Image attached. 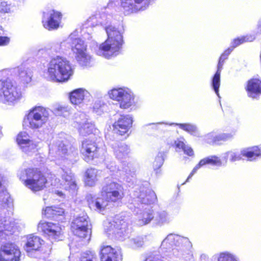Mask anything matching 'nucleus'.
I'll use <instances>...</instances> for the list:
<instances>
[{
	"instance_id": "f257e3e1",
	"label": "nucleus",
	"mask_w": 261,
	"mask_h": 261,
	"mask_svg": "<svg viewBox=\"0 0 261 261\" xmlns=\"http://www.w3.org/2000/svg\"><path fill=\"white\" fill-rule=\"evenodd\" d=\"M105 29L108 38L99 45L97 54L109 59L118 55L121 48L124 30L112 25L106 26Z\"/></svg>"
},
{
	"instance_id": "f03ea898",
	"label": "nucleus",
	"mask_w": 261,
	"mask_h": 261,
	"mask_svg": "<svg viewBox=\"0 0 261 261\" xmlns=\"http://www.w3.org/2000/svg\"><path fill=\"white\" fill-rule=\"evenodd\" d=\"M73 74L70 62L65 58L56 56L51 59L45 72L46 77L58 82L67 81Z\"/></svg>"
},
{
	"instance_id": "7ed1b4c3",
	"label": "nucleus",
	"mask_w": 261,
	"mask_h": 261,
	"mask_svg": "<svg viewBox=\"0 0 261 261\" xmlns=\"http://www.w3.org/2000/svg\"><path fill=\"white\" fill-rule=\"evenodd\" d=\"M66 42L71 43L72 50L80 64L82 66H88L90 64L92 57L87 51V45L82 39L73 38L72 35H70L66 41L60 44H55L51 47L53 51L55 53L63 52L64 49L63 47Z\"/></svg>"
},
{
	"instance_id": "20e7f679",
	"label": "nucleus",
	"mask_w": 261,
	"mask_h": 261,
	"mask_svg": "<svg viewBox=\"0 0 261 261\" xmlns=\"http://www.w3.org/2000/svg\"><path fill=\"white\" fill-rule=\"evenodd\" d=\"M19 177L24 185L34 192L41 191L46 187L47 179L37 169H27L19 174Z\"/></svg>"
},
{
	"instance_id": "39448f33",
	"label": "nucleus",
	"mask_w": 261,
	"mask_h": 261,
	"mask_svg": "<svg viewBox=\"0 0 261 261\" xmlns=\"http://www.w3.org/2000/svg\"><path fill=\"white\" fill-rule=\"evenodd\" d=\"M49 116L48 109L35 106L31 109L23 119V125L31 129L42 127L47 122Z\"/></svg>"
},
{
	"instance_id": "423d86ee",
	"label": "nucleus",
	"mask_w": 261,
	"mask_h": 261,
	"mask_svg": "<svg viewBox=\"0 0 261 261\" xmlns=\"http://www.w3.org/2000/svg\"><path fill=\"white\" fill-rule=\"evenodd\" d=\"M108 94L111 99L119 102L122 109H135L138 99L132 90L128 88H114L109 91Z\"/></svg>"
},
{
	"instance_id": "0eeeda50",
	"label": "nucleus",
	"mask_w": 261,
	"mask_h": 261,
	"mask_svg": "<svg viewBox=\"0 0 261 261\" xmlns=\"http://www.w3.org/2000/svg\"><path fill=\"white\" fill-rule=\"evenodd\" d=\"M20 88L10 80H0V101L3 103L14 104L22 97Z\"/></svg>"
},
{
	"instance_id": "6e6552de",
	"label": "nucleus",
	"mask_w": 261,
	"mask_h": 261,
	"mask_svg": "<svg viewBox=\"0 0 261 261\" xmlns=\"http://www.w3.org/2000/svg\"><path fill=\"white\" fill-rule=\"evenodd\" d=\"M49 153L52 156L67 159L70 162L74 161L77 155L75 150L67 149L62 141L54 140L49 145Z\"/></svg>"
},
{
	"instance_id": "1a4fd4ad",
	"label": "nucleus",
	"mask_w": 261,
	"mask_h": 261,
	"mask_svg": "<svg viewBox=\"0 0 261 261\" xmlns=\"http://www.w3.org/2000/svg\"><path fill=\"white\" fill-rule=\"evenodd\" d=\"M101 192L102 195L110 202H117L124 196L122 186L115 182H111L103 186Z\"/></svg>"
},
{
	"instance_id": "9d476101",
	"label": "nucleus",
	"mask_w": 261,
	"mask_h": 261,
	"mask_svg": "<svg viewBox=\"0 0 261 261\" xmlns=\"http://www.w3.org/2000/svg\"><path fill=\"white\" fill-rule=\"evenodd\" d=\"M18 221L9 217H0V242L5 240L7 237L18 231L20 228Z\"/></svg>"
},
{
	"instance_id": "9b49d317",
	"label": "nucleus",
	"mask_w": 261,
	"mask_h": 261,
	"mask_svg": "<svg viewBox=\"0 0 261 261\" xmlns=\"http://www.w3.org/2000/svg\"><path fill=\"white\" fill-rule=\"evenodd\" d=\"M16 141L22 151L28 155H32L36 153L38 143L31 140L27 132H21L19 133L17 135Z\"/></svg>"
},
{
	"instance_id": "f8f14e48",
	"label": "nucleus",
	"mask_w": 261,
	"mask_h": 261,
	"mask_svg": "<svg viewBox=\"0 0 261 261\" xmlns=\"http://www.w3.org/2000/svg\"><path fill=\"white\" fill-rule=\"evenodd\" d=\"M72 125L78 129L82 136L90 135L95 131L94 125L88 120L84 114H77Z\"/></svg>"
},
{
	"instance_id": "ddd939ff",
	"label": "nucleus",
	"mask_w": 261,
	"mask_h": 261,
	"mask_svg": "<svg viewBox=\"0 0 261 261\" xmlns=\"http://www.w3.org/2000/svg\"><path fill=\"white\" fill-rule=\"evenodd\" d=\"M21 252L13 244H6L0 248V261H20Z\"/></svg>"
},
{
	"instance_id": "4468645a",
	"label": "nucleus",
	"mask_w": 261,
	"mask_h": 261,
	"mask_svg": "<svg viewBox=\"0 0 261 261\" xmlns=\"http://www.w3.org/2000/svg\"><path fill=\"white\" fill-rule=\"evenodd\" d=\"M38 230L47 235L50 240L62 239V229L58 224L41 221L38 225Z\"/></svg>"
},
{
	"instance_id": "2eb2a0df",
	"label": "nucleus",
	"mask_w": 261,
	"mask_h": 261,
	"mask_svg": "<svg viewBox=\"0 0 261 261\" xmlns=\"http://www.w3.org/2000/svg\"><path fill=\"white\" fill-rule=\"evenodd\" d=\"M62 19L60 12L50 10L43 12L42 23L44 28L48 30L57 29L60 27Z\"/></svg>"
},
{
	"instance_id": "dca6fc26",
	"label": "nucleus",
	"mask_w": 261,
	"mask_h": 261,
	"mask_svg": "<svg viewBox=\"0 0 261 261\" xmlns=\"http://www.w3.org/2000/svg\"><path fill=\"white\" fill-rule=\"evenodd\" d=\"M99 150V148L96 143L92 140L85 139L82 141L81 152L86 162H88L94 158L98 157Z\"/></svg>"
},
{
	"instance_id": "f3484780",
	"label": "nucleus",
	"mask_w": 261,
	"mask_h": 261,
	"mask_svg": "<svg viewBox=\"0 0 261 261\" xmlns=\"http://www.w3.org/2000/svg\"><path fill=\"white\" fill-rule=\"evenodd\" d=\"M87 218L86 215H84L77 217L73 220L71 224V229L75 235L83 238L87 237L90 232L87 228Z\"/></svg>"
},
{
	"instance_id": "a211bd4d",
	"label": "nucleus",
	"mask_w": 261,
	"mask_h": 261,
	"mask_svg": "<svg viewBox=\"0 0 261 261\" xmlns=\"http://www.w3.org/2000/svg\"><path fill=\"white\" fill-rule=\"evenodd\" d=\"M100 258L101 261H122V260L121 251L109 245L101 247Z\"/></svg>"
},
{
	"instance_id": "6ab92c4d",
	"label": "nucleus",
	"mask_w": 261,
	"mask_h": 261,
	"mask_svg": "<svg viewBox=\"0 0 261 261\" xmlns=\"http://www.w3.org/2000/svg\"><path fill=\"white\" fill-rule=\"evenodd\" d=\"M133 118L130 115H122L113 124L114 132L121 136L125 134L132 127Z\"/></svg>"
},
{
	"instance_id": "aec40b11",
	"label": "nucleus",
	"mask_w": 261,
	"mask_h": 261,
	"mask_svg": "<svg viewBox=\"0 0 261 261\" xmlns=\"http://www.w3.org/2000/svg\"><path fill=\"white\" fill-rule=\"evenodd\" d=\"M147 0H120V6L125 15H129L144 9L142 6Z\"/></svg>"
},
{
	"instance_id": "412c9836",
	"label": "nucleus",
	"mask_w": 261,
	"mask_h": 261,
	"mask_svg": "<svg viewBox=\"0 0 261 261\" xmlns=\"http://www.w3.org/2000/svg\"><path fill=\"white\" fill-rule=\"evenodd\" d=\"M206 164H211L215 166H220L225 165L224 160H223V161L222 162L216 156H211L200 160L199 163L193 168V170L188 177L186 182L188 181L189 179L193 176V175L200 168Z\"/></svg>"
},
{
	"instance_id": "4be33fe9",
	"label": "nucleus",
	"mask_w": 261,
	"mask_h": 261,
	"mask_svg": "<svg viewBox=\"0 0 261 261\" xmlns=\"http://www.w3.org/2000/svg\"><path fill=\"white\" fill-rule=\"evenodd\" d=\"M87 200L89 203V207L95 210L98 211H103L108 205L110 202L106 199L105 196L102 195V192L100 197L94 198L91 195L87 196Z\"/></svg>"
},
{
	"instance_id": "5701e85b",
	"label": "nucleus",
	"mask_w": 261,
	"mask_h": 261,
	"mask_svg": "<svg viewBox=\"0 0 261 261\" xmlns=\"http://www.w3.org/2000/svg\"><path fill=\"white\" fill-rule=\"evenodd\" d=\"M43 241L38 236L30 234L27 237L25 250L28 253L40 250Z\"/></svg>"
},
{
	"instance_id": "b1692460",
	"label": "nucleus",
	"mask_w": 261,
	"mask_h": 261,
	"mask_svg": "<svg viewBox=\"0 0 261 261\" xmlns=\"http://www.w3.org/2000/svg\"><path fill=\"white\" fill-rule=\"evenodd\" d=\"M247 91L248 96L255 98L261 95V81L253 79L248 82Z\"/></svg>"
},
{
	"instance_id": "393cba45",
	"label": "nucleus",
	"mask_w": 261,
	"mask_h": 261,
	"mask_svg": "<svg viewBox=\"0 0 261 261\" xmlns=\"http://www.w3.org/2000/svg\"><path fill=\"white\" fill-rule=\"evenodd\" d=\"M89 95L90 93L88 91L83 88H80L70 93L69 99L72 104L80 105L84 101L85 98Z\"/></svg>"
},
{
	"instance_id": "a878e982",
	"label": "nucleus",
	"mask_w": 261,
	"mask_h": 261,
	"mask_svg": "<svg viewBox=\"0 0 261 261\" xmlns=\"http://www.w3.org/2000/svg\"><path fill=\"white\" fill-rule=\"evenodd\" d=\"M226 59H223V56H221L217 66V71L213 76L212 81L211 85L217 95L219 97V89L220 86V74L223 67L224 61Z\"/></svg>"
},
{
	"instance_id": "bb28decb",
	"label": "nucleus",
	"mask_w": 261,
	"mask_h": 261,
	"mask_svg": "<svg viewBox=\"0 0 261 261\" xmlns=\"http://www.w3.org/2000/svg\"><path fill=\"white\" fill-rule=\"evenodd\" d=\"M174 241H176L178 243L184 244L185 246L189 247L191 246V242L187 238L180 237L173 234H169L162 242L161 246H167L168 243L172 246L174 244Z\"/></svg>"
},
{
	"instance_id": "cd10ccee",
	"label": "nucleus",
	"mask_w": 261,
	"mask_h": 261,
	"mask_svg": "<svg viewBox=\"0 0 261 261\" xmlns=\"http://www.w3.org/2000/svg\"><path fill=\"white\" fill-rule=\"evenodd\" d=\"M63 187L68 190L75 191L76 189V184L73 174L69 172H64L62 175Z\"/></svg>"
},
{
	"instance_id": "c85d7f7f",
	"label": "nucleus",
	"mask_w": 261,
	"mask_h": 261,
	"mask_svg": "<svg viewBox=\"0 0 261 261\" xmlns=\"http://www.w3.org/2000/svg\"><path fill=\"white\" fill-rule=\"evenodd\" d=\"M127 224L124 221H120L118 224L117 222H106L105 223V231L109 234L119 233V231L123 232V230L125 229Z\"/></svg>"
},
{
	"instance_id": "c756f323",
	"label": "nucleus",
	"mask_w": 261,
	"mask_h": 261,
	"mask_svg": "<svg viewBox=\"0 0 261 261\" xmlns=\"http://www.w3.org/2000/svg\"><path fill=\"white\" fill-rule=\"evenodd\" d=\"M15 71L17 74L19 80L22 83L28 84L32 81L33 73L30 69L21 66L15 69Z\"/></svg>"
},
{
	"instance_id": "7c9ffc66",
	"label": "nucleus",
	"mask_w": 261,
	"mask_h": 261,
	"mask_svg": "<svg viewBox=\"0 0 261 261\" xmlns=\"http://www.w3.org/2000/svg\"><path fill=\"white\" fill-rule=\"evenodd\" d=\"M113 149L115 156L120 160L127 158L130 153L129 147L123 143H116Z\"/></svg>"
},
{
	"instance_id": "2f4dec72",
	"label": "nucleus",
	"mask_w": 261,
	"mask_h": 261,
	"mask_svg": "<svg viewBox=\"0 0 261 261\" xmlns=\"http://www.w3.org/2000/svg\"><path fill=\"white\" fill-rule=\"evenodd\" d=\"M100 172L96 169H88L85 173V183L89 187L94 186L98 180Z\"/></svg>"
},
{
	"instance_id": "473e14b6",
	"label": "nucleus",
	"mask_w": 261,
	"mask_h": 261,
	"mask_svg": "<svg viewBox=\"0 0 261 261\" xmlns=\"http://www.w3.org/2000/svg\"><path fill=\"white\" fill-rule=\"evenodd\" d=\"M242 154L249 161H253L261 156V151L257 146L246 148L242 149Z\"/></svg>"
},
{
	"instance_id": "72a5a7b5",
	"label": "nucleus",
	"mask_w": 261,
	"mask_h": 261,
	"mask_svg": "<svg viewBox=\"0 0 261 261\" xmlns=\"http://www.w3.org/2000/svg\"><path fill=\"white\" fill-rule=\"evenodd\" d=\"M153 212L151 210H145L137 216V224L143 226L148 224L153 218Z\"/></svg>"
},
{
	"instance_id": "f704fd0d",
	"label": "nucleus",
	"mask_w": 261,
	"mask_h": 261,
	"mask_svg": "<svg viewBox=\"0 0 261 261\" xmlns=\"http://www.w3.org/2000/svg\"><path fill=\"white\" fill-rule=\"evenodd\" d=\"M12 200L8 192L4 189L0 190V206L4 207H11Z\"/></svg>"
},
{
	"instance_id": "c9c22d12",
	"label": "nucleus",
	"mask_w": 261,
	"mask_h": 261,
	"mask_svg": "<svg viewBox=\"0 0 261 261\" xmlns=\"http://www.w3.org/2000/svg\"><path fill=\"white\" fill-rule=\"evenodd\" d=\"M171 217L165 211L159 212L154 219L155 224L159 226L168 224L171 221Z\"/></svg>"
},
{
	"instance_id": "e433bc0d",
	"label": "nucleus",
	"mask_w": 261,
	"mask_h": 261,
	"mask_svg": "<svg viewBox=\"0 0 261 261\" xmlns=\"http://www.w3.org/2000/svg\"><path fill=\"white\" fill-rule=\"evenodd\" d=\"M64 213L63 208L56 206L47 207L43 212V214L48 218H55L57 216H62Z\"/></svg>"
},
{
	"instance_id": "4c0bfd02",
	"label": "nucleus",
	"mask_w": 261,
	"mask_h": 261,
	"mask_svg": "<svg viewBox=\"0 0 261 261\" xmlns=\"http://www.w3.org/2000/svg\"><path fill=\"white\" fill-rule=\"evenodd\" d=\"M184 139L180 138L175 141L174 144L176 148L182 149L184 153L189 156H193L194 152L192 148L186 145L184 143Z\"/></svg>"
},
{
	"instance_id": "58836bf2",
	"label": "nucleus",
	"mask_w": 261,
	"mask_h": 261,
	"mask_svg": "<svg viewBox=\"0 0 261 261\" xmlns=\"http://www.w3.org/2000/svg\"><path fill=\"white\" fill-rule=\"evenodd\" d=\"M242 150L240 152L236 151H228L224 154L223 156L224 164L226 163L227 158H229L231 162H233L241 160L242 159Z\"/></svg>"
},
{
	"instance_id": "ea45409f",
	"label": "nucleus",
	"mask_w": 261,
	"mask_h": 261,
	"mask_svg": "<svg viewBox=\"0 0 261 261\" xmlns=\"http://www.w3.org/2000/svg\"><path fill=\"white\" fill-rule=\"evenodd\" d=\"M255 39L254 35H246L234 39L231 42V48L232 49L239 45L247 42H251Z\"/></svg>"
},
{
	"instance_id": "a19ab883",
	"label": "nucleus",
	"mask_w": 261,
	"mask_h": 261,
	"mask_svg": "<svg viewBox=\"0 0 261 261\" xmlns=\"http://www.w3.org/2000/svg\"><path fill=\"white\" fill-rule=\"evenodd\" d=\"M176 125H178L181 129L190 133L191 135L195 136H199V132L195 125L190 123H179L176 124Z\"/></svg>"
},
{
	"instance_id": "79ce46f5",
	"label": "nucleus",
	"mask_w": 261,
	"mask_h": 261,
	"mask_svg": "<svg viewBox=\"0 0 261 261\" xmlns=\"http://www.w3.org/2000/svg\"><path fill=\"white\" fill-rule=\"evenodd\" d=\"M70 110V108L68 106L57 105L54 106L53 111L56 115L65 117L68 115Z\"/></svg>"
},
{
	"instance_id": "37998d69",
	"label": "nucleus",
	"mask_w": 261,
	"mask_h": 261,
	"mask_svg": "<svg viewBox=\"0 0 261 261\" xmlns=\"http://www.w3.org/2000/svg\"><path fill=\"white\" fill-rule=\"evenodd\" d=\"M100 18L99 14H96L90 17L87 20L88 26H96L99 24H102L105 22L104 20L98 19Z\"/></svg>"
},
{
	"instance_id": "c03bdc74",
	"label": "nucleus",
	"mask_w": 261,
	"mask_h": 261,
	"mask_svg": "<svg viewBox=\"0 0 261 261\" xmlns=\"http://www.w3.org/2000/svg\"><path fill=\"white\" fill-rule=\"evenodd\" d=\"M233 134L231 133H223L217 135L215 141V144H220L222 142L226 141L232 138Z\"/></svg>"
},
{
	"instance_id": "a18cd8bd",
	"label": "nucleus",
	"mask_w": 261,
	"mask_h": 261,
	"mask_svg": "<svg viewBox=\"0 0 261 261\" xmlns=\"http://www.w3.org/2000/svg\"><path fill=\"white\" fill-rule=\"evenodd\" d=\"M96 255L92 251H87L81 254L80 261H94L96 259Z\"/></svg>"
},
{
	"instance_id": "49530a36",
	"label": "nucleus",
	"mask_w": 261,
	"mask_h": 261,
	"mask_svg": "<svg viewBox=\"0 0 261 261\" xmlns=\"http://www.w3.org/2000/svg\"><path fill=\"white\" fill-rule=\"evenodd\" d=\"M217 261H237V260L233 254L226 252L219 254Z\"/></svg>"
},
{
	"instance_id": "de8ad7c7",
	"label": "nucleus",
	"mask_w": 261,
	"mask_h": 261,
	"mask_svg": "<svg viewBox=\"0 0 261 261\" xmlns=\"http://www.w3.org/2000/svg\"><path fill=\"white\" fill-rule=\"evenodd\" d=\"M144 194H141L140 198L142 199V202L144 203H150L154 201L156 199V196L153 191H150L149 195H146V197H144Z\"/></svg>"
},
{
	"instance_id": "09e8293b",
	"label": "nucleus",
	"mask_w": 261,
	"mask_h": 261,
	"mask_svg": "<svg viewBox=\"0 0 261 261\" xmlns=\"http://www.w3.org/2000/svg\"><path fill=\"white\" fill-rule=\"evenodd\" d=\"M12 8L10 4L6 2H0V13H9Z\"/></svg>"
},
{
	"instance_id": "8fccbe9b",
	"label": "nucleus",
	"mask_w": 261,
	"mask_h": 261,
	"mask_svg": "<svg viewBox=\"0 0 261 261\" xmlns=\"http://www.w3.org/2000/svg\"><path fill=\"white\" fill-rule=\"evenodd\" d=\"M161 258L159 253L154 252L149 254L145 261H162Z\"/></svg>"
},
{
	"instance_id": "3c124183",
	"label": "nucleus",
	"mask_w": 261,
	"mask_h": 261,
	"mask_svg": "<svg viewBox=\"0 0 261 261\" xmlns=\"http://www.w3.org/2000/svg\"><path fill=\"white\" fill-rule=\"evenodd\" d=\"M216 134L215 133H211L205 136V141L209 144H215V140H216Z\"/></svg>"
},
{
	"instance_id": "603ef678",
	"label": "nucleus",
	"mask_w": 261,
	"mask_h": 261,
	"mask_svg": "<svg viewBox=\"0 0 261 261\" xmlns=\"http://www.w3.org/2000/svg\"><path fill=\"white\" fill-rule=\"evenodd\" d=\"M99 15H100V18H98V19H99L100 20L105 21V23H103L102 24H100L101 25H106L108 23L109 20L111 19V16H108L107 15H106L105 13L99 14Z\"/></svg>"
},
{
	"instance_id": "864d4df0",
	"label": "nucleus",
	"mask_w": 261,
	"mask_h": 261,
	"mask_svg": "<svg viewBox=\"0 0 261 261\" xmlns=\"http://www.w3.org/2000/svg\"><path fill=\"white\" fill-rule=\"evenodd\" d=\"M135 247H139L143 245V242L141 239L137 238L132 240Z\"/></svg>"
},
{
	"instance_id": "5fc2aeb1",
	"label": "nucleus",
	"mask_w": 261,
	"mask_h": 261,
	"mask_svg": "<svg viewBox=\"0 0 261 261\" xmlns=\"http://www.w3.org/2000/svg\"><path fill=\"white\" fill-rule=\"evenodd\" d=\"M124 172L126 173V180L128 181L130 180L131 179L129 178V175H130L131 177H133L134 175H135L134 172H132L130 169H128L127 168H124L123 169Z\"/></svg>"
},
{
	"instance_id": "6e6d98bb",
	"label": "nucleus",
	"mask_w": 261,
	"mask_h": 261,
	"mask_svg": "<svg viewBox=\"0 0 261 261\" xmlns=\"http://www.w3.org/2000/svg\"><path fill=\"white\" fill-rule=\"evenodd\" d=\"M9 38L7 37H0V45H6L9 42Z\"/></svg>"
},
{
	"instance_id": "4d7b16f0",
	"label": "nucleus",
	"mask_w": 261,
	"mask_h": 261,
	"mask_svg": "<svg viewBox=\"0 0 261 261\" xmlns=\"http://www.w3.org/2000/svg\"><path fill=\"white\" fill-rule=\"evenodd\" d=\"M232 48H228L227 50H226L224 53L221 56H226V57L225 59H227L228 55L230 54V53L232 51Z\"/></svg>"
},
{
	"instance_id": "13d9d810",
	"label": "nucleus",
	"mask_w": 261,
	"mask_h": 261,
	"mask_svg": "<svg viewBox=\"0 0 261 261\" xmlns=\"http://www.w3.org/2000/svg\"><path fill=\"white\" fill-rule=\"evenodd\" d=\"M112 164H113V165H111V166H109L107 165V168H108V169H109L111 171H114V170H115V166H114V164H113V163Z\"/></svg>"
},
{
	"instance_id": "bf43d9fd",
	"label": "nucleus",
	"mask_w": 261,
	"mask_h": 261,
	"mask_svg": "<svg viewBox=\"0 0 261 261\" xmlns=\"http://www.w3.org/2000/svg\"><path fill=\"white\" fill-rule=\"evenodd\" d=\"M3 136L2 127L0 126V139L3 137Z\"/></svg>"
},
{
	"instance_id": "052dcab7",
	"label": "nucleus",
	"mask_w": 261,
	"mask_h": 261,
	"mask_svg": "<svg viewBox=\"0 0 261 261\" xmlns=\"http://www.w3.org/2000/svg\"><path fill=\"white\" fill-rule=\"evenodd\" d=\"M257 28L258 29H261V20H259L257 24Z\"/></svg>"
},
{
	"instance_id": "680f3d73",
	"label": "nucleus",
	"mask_w": 261,
	"mask_h": 261,
	"mask_svg": "<svg viewBox=\"0 0 261 261\" xmlns=\"http://www.w3.org/2000/svg\"><path fill=\"white\" fill-rule=\"evenodd\" d=\"M156 161H160V163L159 166H161L162 165V159L160 158H156Z\"/></svg>"
},
{
	"instance_id": "e2e57ef3",
	"label": "nucleus",
	"mask_w": 261,
	"mask_h": 261,
	"mask_svg": "<svg viewBox=\"0 0 261 261\" xmlns=\"http://www.w3.org/2000/svg\"><path fill=\"white\" fill-rule=\"evenodd\" d=\"M57 194H58L60 196H62V195H63V193L61 192H59V191H58Z\"/></svg>"
},
{
	"instance_id": "0e129e2a",
	"label": "nucleus",
	"mask_w": 261,
	"mask_h": 261,
	"mask_svg": "<svg viewBox=\"0 0 261 261\" xmlns=\"http://www.w3.org/2000/svg\"><path fill=\"white\" fill-rule=\"evenodd\" d=\"M116 28H117V27H116ZM118 28H121V29H122L123 30V29L122 28V27H120V25H118Z\"/></svg>"
}]
</instances>
